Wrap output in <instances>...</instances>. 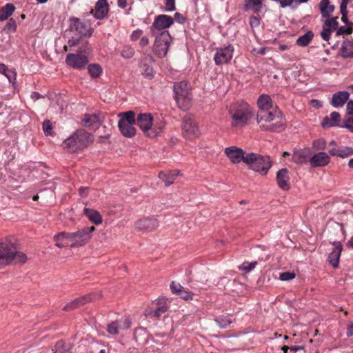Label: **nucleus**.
<instances>
[{
  "label": "nucleus",
  "mask_w": 353,
  "mask_h": 353,
  "mask_svg": "<svg viewBox=\"0 0 353 353\" xmlns=\"http://www.w3.org/2000/svg\"><path fill=\"white\" fill-rule=\"evenodd\" d=\"M258 112L256 121L263 131L281 132L285 128V118L281 111L276 107L273 108V101L266 94H261L256 101Z\"/></svg>",
  "instance_id": "f257e3e1"
},
{
  "label": "nucleus",
  "mask_w": 353,
  "mask_h": 353,
  "mask_svg": "<svg viewBox=\"0 0 353 353\" xmlns=\"http://www.w3.org/2000/svg\"><path fill=\"white\" fill-rule=\"evenodd\" d=\"M26 255L17 250V244L10 239L0 242V268L14 263H25Z\"/></svg>",
  "instance_id": "f03ea898"
},
{
  "label": "nucleus",
  "mask_w": 353,
  "mask_h": 353,
  "mask_svg": "<svg viewBox=\"0 0 353 353\" xmlns=\"http://www.w3.org/2000/svg\"><path fill=\"white\" fill-rule=\"evenodd\" d=\"M229 116L231 119V126L239 129L249 123L250 120L253 117V113L248 103L242 102L230 108Z\"/></svg>",
  "instance_id": "7ed1b4c3"
},
{
  "label": "nucleus",
  "mask_w": 353,
  "mask_h": 353,
  "mask_svg": "<svg viewBox=\"0 0 353 353\" xmlns=\"http://www.w3.org/2000/svg\"><path fill=\"white\" fill-rule=\"evenodd\" d=\"M93 141V137L83 129L77 130L63 141V146L70 152L83 150Z\"/></svg>",
  "instance_id": "20e7f679"
},
{
  "label": "nucleus",
  "mask_w": 353,
  "mask_h": 353,
  "mask_svg": "<svg viewBox=\"0 0 353 353\" xmlns=\"http://www.w3.org/2000/svg\"><path fill=\"white\" fill-rule=\"evenodd\" d=\"M245 163L248 165L250 168L254 171L258 172L263 175H265L268 173L272 165L269 157H263L256 153L247 154Z\"/></svg>",
  "instance_id": "39448f33"
},
{
  "label": "nucleus",
  "mask_w": 353,
  "mask_h": 353,
  "mask_svg": "<svg viewBox=\"0 0 353 353\" xmlns=\"http://www.w3.org/2000/svg\"><path fill=\"white\" fill-rule=\"evenodd\" d=\"M154 36L153 51L158 57H164L172 42V37L168 30L161 31L159 34L156 33Z\"/></svg>",
  "instance_id": "423d86ee"
},
{
  "label": "nucleus",
  "mask_w": 353,
  "mask_h": 353,
  "mask_svg": "<svg viewBox=\"0 0 353 353\" xmlns=\"http://www.w3.org/2000/svg\"><path fill=\"white\" fill-rule=\"evenodd\" d=\"M182 134L188 140H193L200 135V130L193 115L185 114L182 122Z\"/></svg>",
  "instance_id": "0eeeda50"
},
{
  "label": "nucleus",
  "mask_w": 353,
  "mask_h": 353,
  "mask_svg": "<svg viewBox=\"0 0 353 353\" xmlns=\"http://www.w3.org/2000/svg\"><path fill=\"white\" fill-rule=\"evenodd\" d=\"M95 230L94 226L83 228L70 234V247L76 248L85 245L91 239L92 233Z\"/></svg>",
  "instance_id": "6e6552de"
},
{
  "label": "nucleus",
  "mask_w": 353,
  "mask_h": 353,
  "mask_svg": "<svg viewBox=\"0 0 353 353\" xmlns=\"http://www.w3.org/2000/svg\"><path fill=\"white\" fill-rule=\"evenodd\" d=\"M69 30L74 35L78 36L79 38L90 37L92 35L90 26L88 23L82 21L80 19L72 17L69 19Z\"/></svg>",
  "instance_id": "1a4fd4ad"
},
{
  "label": "nucleus",
  "mask_w": 353,
  "mask_h": 353,
  "mask_svg": "<svg viewBox=\"0 0 353 353\" xmlns=\"http://www.w3.org/2000/svg\"><path fill=\"white\" fill-rule=\"evenodd\" d=\"M68 66L78 70H81L87 65L89 62L88 56L82 52L69 53L65 59Z\"/></svg>",
  "instance_id": "9d476101"
},
{
  "label": "nucleus",
  "mask_w": 353,
  "mask_h": 353,
  "mask_svg": "<svg viewBox=\"0 0 353 353\" xmlns=\"http://www.w3.org/2000/svg\"><path fill=\"white\" fill-rule=\"evenodd\" d=\"M174 24V19L167 14H159L155 17L152 25L150 28L152 35H156L157 30L163 31Z\"/></svg>",
  "instance_id": "9b49d317"
},
{
  "label": "nucleus",
  "mask_w": 353,
  "mask_h": 353,
  "mask_svg": "<svg viewBox=\"0 0 353 353\" xmlns=\"http://www.w3.org/2000/svg\"><path fill=\"white\" fill-rule=\"evenodd\" d=\"M234 48L229 44L223 48H218L214 57V61L216 65H221L229 63L233 57Z\"/></svg>",
  "instance_id": "f8f14e48"
},
{
  "label": "nucleus",
  "mask_w": 353,
  "mask_h": 353,
  "mask_svg": "<svg viewBox=\"0 0 353 353\" xmlns=\"http://www.w3.org/2000/svg\"><path fill=\"white\" fill-rule=\"evenodd\" d=\"M190 84L187 81H181L174 84V98L177 103L181 100L190 99Z\"/></svg>",
  "instance_id": "ddd939ff"
},
{
  "label": "nucleus",
  "mask_w": 353,
  "mask_h": 353,
  "mask_svg": "<svg viewBox=\"0 0 353 353\" xmlns=\"http://www.w3.org/2000/svg\"><path fill=\"white\" fill-rule=\"evenodd\" d=\"M168 310V306L163 299H158L155 305L146 309L144 315L150 319H158Z\"/></svg>",
  "instance_id": "4468645a"
},
{
  "label": "nucleus",
  "mask_w": 353,
  "mask_h": 353,
  "mask_svg": "<svg viewBox=\"0 0 353 353\" xmlns=\"http://www.w3.org/2000/svg\"><path fill=\"white\" fill-rule=\"evenodd\" d=\"M225 153L233 163H239L241 161L245 163L246 154L241 148L235 146L228 147L225 149Z\"/></svg>",
  "instance_id": "2eb2a0df"
},
{
  "label": "nucleus",
  "mask_w": 353,
  "mask_h": 353,
  "mask_svg": "<svg viewBox=\"0 0 353 353\" xmlns=\"http://www.w3.org/2000/svg\"><path fill=\"white\" fill-rule=\"evenodd\" d=\"M135 227L139 230L149 232L159 227V221L153 217L143 218L136 222Z\"/></svg>",
  "instance_id": "dca6fc26"
},
{
  "label": "nucleus",
  "mask_w": 353,
  "mask_h": 353,
  "mask_svg": "<svg viewBox=\"0 0 353 353\" xmlns=\"http://www.w3.org/2000/svg\"><path fill=\"white\" fill-rule=\"evenodd\" d=\"M154 61L151 54H146L142 61L141 65V74L143 75L146 79H151L154 77L155 71L153 67L148 63V62L153 63Z\"/></svg>",
  "instance_id": "f3484780"
},
{
  "label": "nucleus",
  "mask_w": 353,
  "mask_h": 353,
  "mask_svg": "<svg viewBox=\"0 0 353 353\" xmlns=\"http://www.w3.org/2000/svg\"><path fill=\"white\" fill-rule=\"evenodd\" d=\"M330 162V156L324 152H320L315 154L312 157H310V165L313 168L324 167Z\"/></svg>",
  "instance_id": "a211bd4d"
},
{
  "label": "nucleus",
  "mask_w": 353,
  "mask_h": 353,
  "mask_svg": "<svg viewBox=\"0 0 353 353\" xmlns=\"http://www.w3.org/2000/svg\"><path fill=\"white\" fill-rule=\"evenodd\" d=\"M81 123L84 127L97 129L101 123V118L99 114H85Z\"/></svg>",
  "instance_id": "6ab92c4d"
},
{
  "label": "nucleus",
  "mask_w": 353,
  "mask_h": 353,
  "mask_svg": "<svg viewBox=\"0 0 353 353\" xmlns=\"http://www.w3.org/2000/svg\"><path fill=\"white\" fill-rule=\"evenodd\" d=\"M153 119L151 114L141 113L137 119V123L144 132H148L152 127Z\"/></svg>",
  "instance_id": "aec40b11"
},
{
  "label": "nucleus",
  "mask_w": 353,
  "mask_h": 353,
  "mask_svg": "<svg viewBox=\"0 0 353 353\" xmlns=\"http://www.w3.org/2000/svg\"><path fill=\"white\" fill-rule=\"evenodd\" d=\"M289 180V172L287 168L281 169L277 172L276 181L281 189L283 190H288L290 188Z\"/></svg>",
  "instance_id": "412c9836"
},
{
  "label": "nucleus",
  "mask_w": 353,
  "mask_h": 353,
  "mask_svg": "<svg viewBox=\"0 0 353 353\" xmlns=\"http://www.w3.org/2000/svg\"><path fill=\"white\" fill-rule=\"evenodd\" d=\"M94 299L93 295L87 294L79 298L75 299L71 302L68 303L63 307V310L64 311H70L72 310L81 305H83L87 303L92 301Z\"/></svg>",
  "instance_id": "4be33fe9"
},
{
  "label": "nucleus",
  "mask_w": 353,
  "mask_h": 353,
  "mask_svg": "<svg viewBox=\"0 0 353 353\" xmlns=\"http://www.w3.org/2000/svg\"><path fill=\"white\" fill-rule=\"evenodd\" d=\"M349 97L350 93L347 91L337 92L332 95L330 103L336 108H341L347 102Z\"/></svg>",
  "instance_id": "5701e85b"
},
{
  "label": "nucleus",
  "mask_w": 353,
  "mask_h": 353,
  "mask_svg": "<svg viewBox=\"0 0 353 353\" xmlns=\"http://www.w3.org/2000/svg\"><path fill=\"white\" fill-rule=\"evenodd\" d=\"M333 246L334 249L328 256V261L330 265L336 268L339 266V261L342 251V245L340 242L334 241L333 243Z\"/></svg>",
  "instance_id": "b1692460"
},
{
  "label": "nucleus",
  "mask_w": 353,
  "mask_h": 353,
  "mask_svg": "<svg viewBox=\"0 0 353 353\" xmlns=\"http://www.w3.org/2000/svg\"><path fill=\"white\" fill-rule=\"evenodd\" d=\"M310 159V152L309 150L304 148L294 151L292 154V160L296 164H305Z\"/></svg>",
  "instance_id": "393cba45"
},
{
  "label": "nucleus",
  "mask_w": 353,
  "mask_h": 353,
  "mask_svg": "<svg viewBox=\"0 0 353 353\" xmlns=\"http://www.w3.org/2000/svg\"><path fill=\"white\" fill-rule=\"evenodd\" d=\"M108 12V5L107 0H98L94 13V17L97 19H102L105 17Z\"/></svg>",
  "instance_id": "a878e982"
},
{
  "label": "nucleus",
  "mask_w": 353,
  "mask_h": 353,
  "mask_svg": "<svg viewBox=\"0 0 353 353\" xmlns=\"http://www.w3.org/2000/svg\"><path fill=\"white\" fill-rule=\"evenodd\" d=\"M340 120V114L337 112H332L330 117H326L323 119L321 125L323 128L341 127V125L339 124Z\"/></svg>",
  "instance_id": "bb28decb"
},
{
  "label": "nucleus",
  "mask_w": 353,
  "mask_h": 353,
  "mask_svg": "<svg viewBox=\"0 0 353 353\" xmlns=\"http://www.w3.org/2000/svg\"><path fill=\"white\" fill-rule=\"evenodd\" d=\"M319 8L323 18H330L334 11L335 6L330 3V0H321Z\"/></svg>",
  "instance_id": "cd10ccee"
},
{
  "label": "nucleus",
  "mask_w": 353,
  "mask_h": 353,
  "mask_svg": "<svg viewBox=\"0 0 353 353\" xmlns=\"http://www.w3.org/2000/svg\"><path fill=\"white\" fill-rule=\"evenodd\" d=\"M55 245L59 248L70 246V234L66 232H61L55 234L53 237Z\"/></svg>",
  "instance_id": "c85d7f7f"
},
{
  "label": "nucleus",
  "mask_w": 353,
  "mask_h": 353,
  "mask_svg": "<svg viewBox=\"0 0 353 353\" xmlns=\"http://www.w3.org/2000/svg\"><path fill=\"white\" fill-rule=\"evenodd\" d=\"M263 3L261 0H245L244 10L252 11L254 14H259L262 10Z\"/></svg>",
  "instance_id": "c756f323"
},
{
  "label": "nucleus",
  "mask_w": 353,
  "mask_h": 353,
  "mask_svg": "<svg viewBox=\"0 0 353 353\" xmlns=\"http://www.w3.org/2000/svg\"><path fill=\"white\" fill-rule=\"evenodd\" d=\"M340 54L344 59L353 58V39H347L343 42Z\"/></svg>",
  "instance_id": "7c9ffc66"
},
{
  "label": "nucleus",
  "mask_w": 353,
  "mask_h": 353,
  "mask_svg": "<svg viewBox=\"0 0 353 353\" xmlns=\"http://www.w3.org/2000/svg\"><path fill=\"white\" fill-rule=\"evenodd\" d=\"M134 124L131 123H118V127L121 134L125 137H132L136 134V128L133 126Z\"/></svg>",
  "instance_id": "2f4dec72"
},
{
  "label": "nucleus",
  "mask_w": 353,
  "mask_h": 353,
  "mask_svg": "<svg viewBox=\"0 0 353 353\" xmlns=\"http://www.w3.org/2000/svg\"><path fill=\"white\" fill-rule=\"evenodd\" d=\"M85 215L88 219L96 225L101 223L102 219L99 212L95 210L85 208L83 210Z\"/></svg>",
  "instance_id": "473e14b6"
},
{
  "label": "nucleus",
  "mask_w": 353,
  "mask_h": 353,
  "mask_svg": "<svg viewBox=\"0 0 353 353\" xmlns=\"http://www.w3.org/2000/svg\"><path fill=\"white\" fill-rule=\"evenodd\" d=\"M314 33L312 31L309 30L303 35L298 37L296 41V44L301 47L307 46L314 38Z\"/></svg>",
  "instance_id": "72a5a7b5"
},
{
  "label": "nucleus",
  "mask_w": 353,
  "mask_h": 353,
  "mask_svg": "<svg viewBox=\"0 0 353 353\" xmlns=\"http://www.w3.org/2000/svg\"><path fill=\"white\" fill-rule=\"evenodd\" d=\"M15 10L14 4L8 3L0 10V21H3L10 17Z\"/></svg>",
  "instance_id": "f704fd0d"
},
{
  "label": "nucleus",
  "mask_w": 353,
  "mask_h": 353,
  "mask_svg": "<svg viewBox=\"0 0 353 353\" xmlns=\"http://www.w3.org/2000/svg\"><path fill=\"white\" fill-rule=\"evenodd\" d=\"M121 119L119 121V123L124 125V123L134 124L137 122L135 119V113L132 111L120 113L119 115Z\"/></svg>",
  "instance_id": "c9c22d12"
},
{
  "label": "nucleus",
  "mask_w": 353,
  "mask_h": 353,
  "mask_svg": "<svg viewBox=\"0 0 353 353\" xmlns=\"http://www.w3.org/2000/svg\"><path fill=\"white\" fill-rule=\"evenodd\" d=\"M165 123L161 119H159L158 121H155V122L152 123V128H151L150 130H152L151 134H148V136L150 137H157L160 133H161L163 128H164Z\"/></svg>",
  "instance_id": "e433bc0d"
},
{
  "label": "nucleus",
  "mask_w": 353,
  "mask_h": 353,
  "mask_svg": "<svg viewBox=\"0 0 353 353\" xmlns=\"http://www.w3.org/2000/svg\"><path fill=\"white\" fill-rule=\"evenodd\" d=\"M121 323V321H115L109 323L107 326L108 332L110 334H117L119 329L122 327Z\"/></svg>",
  "instance_id": "4c0bfd02"
},
{
  "label": "nucleus",
  "mask_w": 353,
  "mask_h": 353,
  "mask_svg": "<svg viewBox=\"0 0 353 353\" xmlns=\"http://www.w3.org/2000/svg\"><path fill=\"white\" fill-rule=\"evenodd\" d=\"M336 157L343 159L347 158L353 155V148L349 146H341L339 148Z\"/></svg>",
  "instance_id": "58836bf2"
},
{
  "label": "nucleus",
  "mask_w": 353,
  "mask_h": 353,
  "mask_svg": "<svg viewBox=\"0 0 353 353\" xmlns=\"http://www.w3.org/2000/svg\"><path fill=\"white\" fill-rule=\"evenodd\" d=\"M88 72L92 78H97L101 74L102 68L99 64H91L88 66Z\"/></svg>",
  "instance_id": "ea45409f"
},
{
  "label": "nucleus",
  "mask_w": 353,
  "mask_h": 353,
  "mask_svg": "<svg viewBox=\"0 0 353 353\" xmlns=\"http://www.w3.org/2000/svg\"><path fill=\"white\" fill-rule=\"evenodd\" d=\"M215 321L221 328H226L232 323V321L226 316H218L215 318Z\"/></svg>",
  "instance_id": "a19ab883"
},
{
  "label": "nucleus",
  "mask_w": 353,
  "mask_h": 353,
  "mask_svg": "<svg viewBox=\"0 0 353 353\" xmlns=\"http://www.w3.org/2000/svg\"><path fill=\"white\" fill-rule=\"evenodd\" d=\"M352 28L350 26L345 25L337 28L336 32V36H345L352 33Z\"/></svg>",
  "instance_id": "79ce46f5"
},
{
  "label": "nucleus",
  "mask_w": 353,
  "mask_h": 353,
  "mask_svg": "<svg viewBox=\"0 0 353 353\" xmlns=\"http://www.w3.org/2000/svg\"><path fill=\"white\" fill-rule=\"evenodd\" d=\"M327 19L325 21L323 25L325 27H328L330 30H336L339 26V22L337 21V17H332V18H326Z\"/></svg>",
  "instance_id": "37998d69"
},
{
  "label": "nucleus",
  "mask_w": 353,
  "mask_h": 353,
  "mask_svg": "<svg viewBox=\"0 0 353 353\" xmlns=\"http://www.w3.org/2000/svg\"><path fill=\"white\" fill-rule=\"evenodd\" d=\"M121 55L124 59H130L134 55V50L131 46H125L122 49Z\"/></svg>",
  "instance_id": "c03bdc74"
},
{
  "label": "nucleus",
  "mask_w": 353,
  "mask_h": 353,
  "mask_svg": "<svg viewBox=\"0 0 353 353\" xmlns=\"http://www.w3.org/2000/svg\"><path fill=\"white\" fill-rule=\"evenodd\" d=\"M312 146L316 150H325L326 142L323 139H316L313 141Z\"/></svg>",
  "instance_id": "a18cd8bd"
},
{
  "label": "nucleus",
  "mask_w": 353,
  "mask_h": 353,
  "mask_svg": "<svg viewBox=\"0 0 353 353\" xmlns=\"http://www.w3.org/2000/svg\"><path fill=\"white\" fill-rule=\"evenodd\" d=\"M339 148V147H338L336 142L334 141H332L329 143V145H328V148H327V150H328L329 154L331 156L336 157L337 154H338L337 152H338Z\"/></svg>",
  "instance_id": "49530a36"
},
{
  "label": "nucleus",
  "mask_w": 353,
  "mask_h": 353,
  "mask_svg": "<svg viewBox=\"0 0 353 353\" xmlns=\"http://www.w3.org/2000/svg\"><path fill=\"white\" fill-rule=\"evenodd\" d=\"M176 10L175 0H165L164 8L163 10L164 12H172Z\"/></svg>",
  "instance_id": "de8ad7c7"
},
{
  "label": "nucleus",
  "mask_w": 353,
  "mask_h": 353,
  "mask_svg": "<svg viewBox=\"0 0 353 353\" xmlns=\"http://www.w3.org/2000/svg\"><path fill=\"white\" fill-rule=\"evenodd\" d=\"M4 75L8 78L9 82L15 86L17 79L16 71L14 70H8Z\"/></svg>",
  "instance_id": "09e8293b"
},
{
  "label": "nucleus",
  "mask_w": 353,
  "mask_h": 353,
  "mask_svg": "<svg viewBox=\"0 0 353 353\" xmlns=\"http://www.w3.org/2000/svg\"><path fill=\"white\" fill-rule=\"evenodd\" d=\"M154 338L155 339H154V342L157 344V345H167L168 343H169V341H166L165 342H161L159 341L160 339L161 338H163L165 336H167V334L166 333H161V332H158V333H156L154 334Z\"/></svg>",
  "instance_id": "8fccbe9b"
},
{
  "label": "nucleus",
  "mask_w": 353,
  "mask_h": 353,
  "mask_svg": "<svg viewBox=\"0 0 353 353\" xmlns=\"http://www.w3.org/2000/svg\"><path fill=\"white\" fill-rule=\"evenodd\" d=\"M332 32V30H330V28L325 27V25H323V30L321 32V36L322 39L324 41H328L330 39V35H331Z\"/></svg>",
  "instance_id": "3c124183"
},
{
  "label": "nucleus",
  "mask_w": 353,
  "mask_h": 353,
  "mask_svg": "<svg viewBox=\"0 0 353 353\" xmlns=\"http://www.w3.org/2000/svg\"><path fill=\"white\" fill-rule=\"evenodd\" d=\"M257 264L256 261L251 262V263H243L240 269L244 270L246 272H250L254 269L256 265Z\"/></svg>",
  "instance_id": "603ef678"
},
{
  "label": "nucleus",
  "mask_w": 353,
  "mask_h": 353,
  "mask_svg": "<svg viewBox=\"0 0 353 353\" xmlns=\"http://www.w3.org/2000/svg\"><path fill=\"white\" fill-rule=\"evenodd\" d=\"M296 274L291 272H285L280 274L279 279L281 281H290L294 279Z\"/></svg>",
  "instance_id": "864d4df0"
},
{
  "label": "nucleus",
  "mask_w": 353,
  "mask_h": 353,
  "mask_svg": "<svg viewBox=\"0 0 353 353\" xmlns=\"http://www.w3.org/2000/svg\"><path fill=\"white\" fill-rule=\"evenodd\" d=\"M17 29V23L14 19H10L6 25L4 30L8 32H14Z\"/></svg>",
  "instance_id": "5fc2aeb1"
},
{
  "label": "nucleus",
  "mask_w": 353,
  "mask_h": 353,
  "mask_svg": "<svg viewBox=\"0 0 353 353\" xmlns=\"http://www.w3.org/2000/svg\"><path fill=\"white\" fill-rule=\"evenodd\" d=\"M177 294L184 300H191L193 298V294L185 290L184 288Z\"/></svg>",
  "instance_id": "6e6d98bb"
},
{
  "label": "nucleus",
  "mask_w": 353,
  "mask_h": 353,
  "mask_svg": "<svg viewBox=\"0 0 353 353\" xmlns=\"http://www.w3.org/2000/svg\"><path fill=\"white\" fill-rule=\"evenodd\" d=\"M42 127H43V130L44 134L47 136L50 135L51 133V130H52V125H51L50 121L45 120L43 122Z\"/></svg>",
  "instance_id": "4d7b16f0"
},
{
  "label": "nucleus",
  "mask_w": 353,
  "mask_h": 353,
  "mask_svg": "<svg viewBox=\"0 0 353 353\" xmlns=\"http://www.w3.org/2000/svg\"><path fill=\"white\" fill-rule=\"evenodd\" d=\"M183 288V287L180 283L174 281H172L170 284V289L174 294H177Z\"/></svg>",
  "instance_id": "13d9d810"
},
{
  "label": "nucleus",
  "mask_w": 353,
  "mask_h": 353,
  "mask_svg": "<svg viewBox=\"0 0 353 353\" xmlns=\"http://www.w3.org/2000/svg\"><path fill=\"white\" fill-rule=\"evenodd\" d=\"M159 178H161L164 181V183L166 186H169L173 183V180H172L170 178H168V175L163 172H161L159 173Z\"/></svg>",
  "instance_id": "bf43d9fd"
},
{
  "label": "nucleus",
  "mask_w": 353,
  "mask_h": 353,
  "mask_svg": "<svg viewBox=\"0 0 353 353\" xmlns=\"http://www.w3.org/2000/svg\"><path fill=\"white\" fill-rule=\"evenodd\" d=\"M101 346H102V345L99 343H95L92 344V353H106L105 350L104 348H101Z\"/></svg>",
  "instance_id": "052dcab7"
},
{
  "label": "nucleus",
  "mask_w": 353,
  "mask_h": 353,
  "mask_svg": "<svg viewBox=\"0 0 353 353\" xmlns=\"http://www.w3.org/2000/svg\"><path fill=\"white\" fill-rule=\"evenodd\" d=\"M341 127L345 128L351 132H353V117L345 120L344 124L341 125Z\"/></svg>",
  "instance_id": "680f3d73"
},
{
  "label": "nucleus",
  "mask_w": 353,
  "mask_h": 353,
  "mask_svg": "<svg viewBox=\"0 0 353 353\" xmlns=\"http://www.w3.org/2000/svg\"><path fill=\"white\" fill-rule=\"evenodd\" d=\"M173 19L174 21H175L180 24H183L186 21V18L179 12H175Z\"/></svg>",
  "instance_id": "e2e57ef3"
},
{
  "label": "nucleus",
  "mask_w": 353,
  "mask_h": 353,
  "mask_svg": "<svg viewBox=\"0 0 353 353\" xmlns=\"http://www.w3.org/2000/svg\"><path fill=\"white\" fill-rule=\"evenodd\" d=\"M260 19L256 16H252L250 17V25L252 28L259 27L260 25Z\"/></svg>",
  "instance_id": "0e129e2a"
},
{
  "label": "nucleus",
  "mask_w": 353,
  "mask_h": 353,
  "mask_svg": "<svg viewBox=\"0 0 353 353\" xmlns=\"http://www.w3.org/2000/svg\"><path fill=\"white\" fill-rule=\"evenodd\" d=\"M142 34H143V31L140 29L134 30L130 35V39L132 41H135L141 37Z\"/></svg>",
  "instance_id": "69168bd1"
},
{
  "label": "nucleus",
  "mask_w": 353,
  "mask_h": 353,
  "mask_svg": "<svg viewBox=\"0 0 353 353\" xmlns=\"http://www.w3.org/2000/svg\"><path fill=\"white\" fill-rule=\"evenodd\" d=\"M81 38H79L78 36L74 35L72 37L71 39H70L68 41V46L70 47H74L77 46L79 43V40Z\"/></svg>",
  "instance_id": "338daca9"
},
{
  "label": "nucleus",
  "mask_w": 353,
  "mask_h": 353,
  "mask_svg": "<svg viewBox=\"0 0 353 353\" xmlns=\"http://www.w3.org/2000/svg\"><path fill=\"white\" fill-rule=\"evenodd\" d=\"M346 110L348 114H353V100H350L347 102Z\"/></svg>",
  "instance_id": "774afa93"
}]
</instances>
